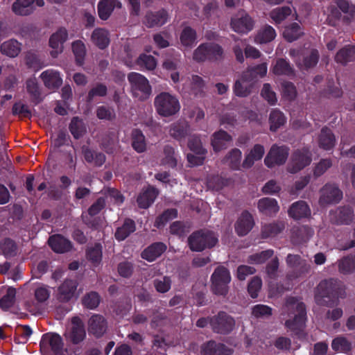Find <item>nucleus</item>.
<instances>
[{
  "instance_id": "nucleus-1",
  "label": "nucleus",
  "mask_w": 355,
  "mask_h": 355,
  "mask_svg": "<svg viewBox=\"0 0 355 355\" xmlns=\"http://www.w3.org/2000/svg\"><path fill=\"white\" fill-rule=\"evenodd\" d=\"M345 291L342 282L336 278L322 280L316 287L315 301L319 306L332 308L343 297Z\"/></svg>"
},
{
  "instance_id": "nucleus-2",
  "label": "nucleus",
  "mask_w": 355,
  "mask_h": 355,
  "mask_svg": "<svg viewBox=\"0 0 355 355\" xmlns=\"http://www.w3.org/2000/svg\"><path fill=\"white\" fill-rule=\"evenodd\" d=\"M286 306L294 316L292 319L287 320L285 325L295 335L300 336L306 326V306L304 302H298L296 297H289L286 299Z\"/></svg>"
},
{
  "instance_id": "nucleus-3",
  "label": "nucleus",
  "mask_w": 355,
  "mask_h": 355,
  "mask_svg": "<svg viewBox=\"0 0 355 355\" xmlns=\"http://www.w3.org/2000/svg\"><path fill=\"white\" fill-rule=\"evenodd\" d=\"M218 239L215 233L209 230H199L193 232L188 238V245L193 252H202L214 248Z\"/></svg>"
},
{
  "instance_id": "nucleus-4",
  "label": "nucleus",
  "mask_w": 355,
  "mask_h": 355,
  "mask_svg": "<svg viewBox=\"0 0 355 355\" xmlns=\"http://www.w3.org/2000/svg\"><path fill=\"white\" fill-rule=\"evenodd\" d=\"M224 58L223 47L215 42H204L195 49L193 54L194 60L198 62L206 61L216 62L221 61Z\"/></svg>"
},
{
  "instance_id": "nucleus-5",
  "label": "nucleus",
  "mask_w": 355,
  "mask_h": 355,
  "mask_svg": "<svg viewBox=\"0 0 355 355\" xmlns=\"http://www.w3.org/2000/svg\"><path fill=\"white\" fill-rule=\"evenodd\" d=\"M154 105L157 114L164 117L175 115L180 109L178 99L175 96L165 92L156 96Z\"/></svg>"
},
{
  "instance_id": "nucleus-6",
  "label": "nucleus",
  "mask_w": 355,
  "mask_h": 355,
  "mask_svg": "<svg viewBox=\"0 0 355 355\" xmlns=\"http://www.w3.org/2000/svg\"><path fill=\"white\" fill-rule=\"evenodd\" d=\"M128 80L133 96L138 98L140 101H145L149 98L152 88L148 80L144 76L137 72H130L128 75Z\"/></svg>"
},
{
  "instance_id": "nucleus-7",
  "label": "nucleus",
  "mask_w": 355,
  "mask_h": 355,
  "mask_svg": "<svg viewBox=\"0 0 355 355\" xmlns=\"http://www.w3.org/2000/svg\"><path fill=\"white\" fill-rule=\"evenodd\" d=\"M231 275L225 266H218L211 276V291L216 295L226 296L229 291Z\"/></svg>"
},
{
  "instance_id": "nucleus-8",
  "label": "nucleus",
  "mask_w": 355,
  "mask_h": 355,
  "mask_svg": "<svg viewBox=\"0 0 355 355\" xmlns=\"http://www.w3.org/2000/svg\"><path fill=\"white\" fill-rule=\"evenodd\" d=\"M234 318L226 313L220 311L216 315L209 318V324L212 331L218 334L227 335L235 327Z\"/></svg>"
},
{
  "instance_id": "nucleus-9",
  "label": "nucleus",
  "mask_w": 355,
  "mask_h": 355,
  "mask_svg": "<svg viewBox=\"0 0 355 355\" xmlns=\"http://www.w3.org/2000/svg\"><path fill=\"white\" fill-rule=\"evenodd\" d=\"M62 337L56 334L49 332L42 335L40 342V350L48 353L51 351L55 355H60L63 349Z\"/></svg>"
},
{
  "instance_id": "nucleus-10",
  "label": "nucleus",
  "mask_w": 355,
  "mask_h": 355,
  "mask_svg": "<svg viewBox=\"0 0 355 355\" xmlns=\"http://www.w3.org/2000/svg\"><path fill=\"white\" fill-rule=\"evenodd\" d=\"M319 203L321 206L335 205L343 199V193L335 184L327 183L320 191Z\"/></svg>"
},
{
  "instance_id": "nucleus-11",
  "label": "nucleus",
  "mask_w": 355,
  "mask_h": 355,
  "mask_svg": "<svg viewBox=\"0 0 355 355\" xmlns=\"http://www.w3.org/2000/svg\"><path fill=\"white\" fill-rule=\"evenodd\" d=\"M289 155V148L287 146H279L274 144L264 159V163L268 168L280 166L285 164Z\"/></svg>"
},
{
  "instance_id": "nucleus-12",
  "label": "nucleus",
  "mask_w": 355,
  "mask_h": 355,
  "mask_svg": "<svg viewBox=\"0 0 355 355\" xmlns=\"http://www.w3.org/2000/svg\"><path fill=\"white\" fill-rule=\"evenodd\" d=\"M330 221L336 225H349L354 218V209L349 206H340L329 211Z\"/></svg>"
},
{
  "instance_id": "nucleus-13",
  "label": "nucleus",
  "mask_w": 355,
  "mask_h": 355,
  "mask_svg": "<svg viewBox=\"0 0 355 355\" xmlns=\"http://www.w3.org/2000/svg\"><path fill=\"white\" fill-rule=\"evenodd\" d=\"M312 161L311 154L309 149L303 148L295 150L291 157V168L293 173H297L300 170L309 165Z\"/></svg>"
},
{
  "instance_id": "nucleus-14",
  "label": "nucleus",
  "mask_w": 355,
  "mask_h": 355,
  "mask_svg": "<svg viewBox=\"0 0 355 355\" xmlns=\"http://www.w3.org/2000/svg\"><path fill=\"white\" fill-rule=\"evenodd\" d=\"M44 0H16L12 6V12L20 16H28L35 10V6L42 7Z\"/></svg>"
},
{
  "instance_id": "nucleus-15",
  "label": "nucleus",
  "mask_w": 355,
  "mask_h": 355,
  "mask_svg": "<svg viewBox=\"0 0 355 355\" xmlns=\"http://www.w3.org/2000/svg\"><path fill=\"white\" fill-rule=\"evenodd\" d=\"M68 38V32L65 28H60L51 35L49 39V46L53 49L51 55L55 58L63 51L64 43Z\"/></svg>"
},
{
  "instance_id": "nucleus-16",
  "label": "nucleus",
  "mask_w": 355,
  "mask_h": 355,
  "mask_svg": "<svg viewBox=\"0 0 355 355\" xmlns=\"http://www.w3.org/2000/svg\"><path fill=\"white\" fill-rule=\"evenodd\" d=\"M77 286V282L75 280L65 279L58 288L55 295L56 300L60 302H68L73 298Z\"/></svg>"
},
{
  "instance_id": "nucleus-17",
  "label": "nucleus",
  "mask_w": 355,
  "mask_h": 355,
  "mask_svg": "<svg viewBox=\"0 0 355 355\" xmlns=\"http://www.w3.org/2000/svg\"><path fill=\"white\" fill-rule=\"evenodd\" d=\"M168 19V12L165 9L162 8L157 11L147 12L144 17V24L148 28L162 26L167 22Z\"/></svg>"
},
{
  "instance_id": "nucleus-18",
  "label": "nucleus",
  "mask_w": 355,
  "mask_h": 355,
  "mask_svg": "<svg viewBox=\"0 0 355 355\" xmlns=\"http://www.w3.org/2000/svg\"><path fill=\"white\" fill-rule=\"evenodd\" d=\"M201 355H231L232 349L225 344L211 340L201 346Z\"/></svg>"
},
{
  "instance_id": "nucleus-19",
  "label": "nucleus",
  "mask_w": 355,
  "mask_h": 355,
  "mask_svg": "<svg viewBox=\"0 0 355 355\" xmlns=\"http://www.w3.org/2000/svg\"><path fill=\"white\" fill-rule=\"evenodd\" d=\"M107 321L99 314L92 315L88 321V332L96 338L101 337L107 330Z\"/></svg>"
},
{
  "instance_id": "nucleus-20",
  "label": "nucleus",
  "mask_w": 355,
  "mask_h": 355,
  "mask_svg": "<svg viewBox=\"0 0 355 355\" xmlns=\"http://www.w3.org/2000/svg\"><path fill=\"white\" fill-rule=\"evenodd\" d=\"M254 221L252 214L243 211L235 223V231L239 236L247 235L252 229Z\"/></svg>"
},
{
  "instance_id": "nucleus-21",
  "label": "nucleus",
  "mask_w": 355,
  "mask_h": 355,
  "mask_svg": "<svg viewBox=\"0 0 355 355\" xmlns=\"http://www.w3.org/2000/svg\"><path fill=\"white\" fill-rule=\"evenodd\" d=\"M48 244L53 252L60 254L68 252L73 248L72 243L61 234L51 236Z\"/></svg>"
},
{
  "instance_id": "nucleus-22",
  "label": "nucleus",
  "mask_w": 355,
  "mask_h": 355,
  "mask_svg": "<svg viewBox=\"0 0 355 355\" xmlns=\"http://www.w3.org/2000/svg\"><path fill=\"white\" fill-rule=\"evenodd\" d=\"M231 27L236 33H248L254 27V21L247 13L241 14L240 17L231 20Z\"/></svg>"
},
{
  "instance_id": "nucleus-23",
  "label": "nucleus",
  "mask_w": 355,
  "mask_h": 355,
  "mask_svg": "<svg viewBox=\"0 0 355 355\" xmlns=\"http://www.w3.org/2000/svg\"><path fill=\"white\" fill-rule=\"evenodd\" d=\"M81 151L85 162L88 164L101 167L105 162L106 157L103 153L96 151L88 146L83 145L81 147Z\"/></svg>"
},
{
  "instance_id": "nucleus-24",
  "label": "nucleus",
  "mask_w": 355,
  "mask_h": 355,
  "mask_svg": "<svg viewBox=\"0 0 355 355\" xmlns=\"http://www.w3.org/2000/svg\"><path fill=\"white\" fill-rule=\"evenodd\" d=\"M232 141V136L223 130L215 132L211 136V146L215 152H219L228 147Z\"/></svg>"
},
{
  "instance_id": "nucleus-25",
  "label": "nucleus",
  "mask_w": 355,
  "mask_h": 355,
  "mask_svg": "<svg viewBox=\"0 0 355 355\" xmlns=\"http://www.w3.org/2000/svg\"><path fill=\"white\" fill-rule=\"evenodd\" d=\"M288 213L291 218L300 220L309 217L311 212L309 206L305 201L299 200L291 205Z\"/></svg>"
},
{
  "instance_id": "nucleus-26",
  "label": "nucleus",
  "mask_w": 355,
  "mask_h": 355,
  "mask_svg": "<svg viewBox=\"0 0 355 355\" xmlns=\"http://www.w3.org/2000/svg\"><path fill=\"white\" fill-rule=\"evenodd\" d=\"M319 52L317 49H312L310 51L302 53V61L297 60L296 64L300 69L308 70L314 67L319 60Z\"/></svg>"
},
{
  "instance_id": "nucleus-27",
  "label": "nucleus",
  "mask_w": 355,
  "mask_h": 355,
  "mask_svg": "<svg viewBox=\"0 0 355 355\" xmlns=\"http://www.w3.org/2000/svg\"><path fill=\"white\" fill-rule=\"evenodd\" d=\"M190 132V125L186 121H178L169 127V135L173 139L181 141L184 139Z\"/></svg>"
},
{
  "instance_id": "nucleus-28",
  "label": "nucleus",
  "mask_w": 355,
  "mask_h": 355,
  "mask_svg": "<svg viewBox=\"0 0 355 355\" xmlns=\"http://www.w3.org/2000/svg\"><path fill=\"white\" fill-rule=\"evenodd\" d=\"M167 249L166 244L162 242H155L147 247L141 252V258L148 261H153L160 257Z\"/></svg>"
},
{
  "instance_id": "nucleus-29",
  "label": "nucleus",
  "mask_w": 355,
  "mask_h": 355,
  "mask_svg": "<svg viewBox=\"0 0 355 355\" xmlns=\"http://www.w3.org/2000/svg\"><path fill=\"white\" fill-rule=\"evenodd\" d=\"M313 230L308 225H302L293 229L291 239L295 244L307 242L313 235Z\"/></svg>"
},
{
  "instance_id": "nucleus-30",
  "label": "nucleus",
  "mask_w": 355,
  "mask_h": 355,
  "mask_svg": "<svg viewBox=\"0 0 355 355\" xmlns=\"http://www.w3.org/2000/svg\"><path fill=\"white\" fill-rule=\"evenodd\" d=\"M116 6L121 7V3L116 0H100L97 5L99 18L104 21L108 19Z\"/></svg>"
},
{
  "instance_id": "nucleus-31",
  "label": "nucleus",
  "mask_w": 355,
  "mask_h": 355,
  "mask_svg": "<svg viewBox=\"0 0 355 355\" xmlns=\"http://www.w3.org/2000/svg\"><path fill=\"white\" fill-rule=\"evenodd\" d=\"M40 78L44 85L49 89H58L62 83L59 72L53 69H47L43 71Z\"/></svg>"
},
{
  "instance_id": "nucleus-32",
  "label": "nucleus",
  "mask_w": 355,
  "mask_h": 355,
  "mask_svg": "<svg viewBox=\"0 0 355 355\" xmlns=\"http://www.w3.org/2000/svg\"><path fill=\"white\" fill-rule=\"evenodd\" d=\"M21 51V44L15 39L3 42L0 46L1 54L9 58H16Z\"/></svg>"
},
{
  "instance_id": "nucleus-33",
  "label": "nucleus",
  "mask_w": 355,
  "mask_h": 355,
  "mask_svg": "<svg viewBox=\"0 0 355 355\" xmlns=\"http://www.w3.org/2000/svg\"><path fill=\"white\" fill-rule=\"evenodd\" d=\"M135 230V222L132 219L127 218L124 220L123 225L116 230L114 237L118 241H122Z\"/></svg>"
},
{
  "instance_id": "nucleus-34",
  "label": "nucleus",
  "mask_w": 355,
  "mask_h": 355,
  "mask_svg": "<svg viewBox=\"0 0 355 355\" xmlns=\"http://www.w3.org/2000/svg\"><path fill=\"white\" fill-rule=\"evenodd\" d=\"M69 130L75 139H79L87 133V125L81 118L73 116L69 125Z\"/></svg>"
},
{
  "instance_id": "nucleus-35",
  "label": "nucleus",
  "mask_w": 355,
  "mask_h": 355,
  "mask_svg": "<svg viewBox=\"0 0 355 355\" xmlns=\"http://www.w3.org/2000/svg\"><path fill=\"white\" fill-rule=\"evenodd\" d=\"M91 40L100 49H105L110 44L109 33L105 28H96L92 32Z\"/></svg>"
},
{
  "instance_id": "nucleus-36",
  "label": "nucleus",
  "mask_w": 355,
  "mask_h": 355,
  "mask_svg": "<svg viewBox=\"0 0 355 355\" xmlns=\"http://www.w3.org/2000/svg\"><path fill=\"white\" fill-rule=\"evenodd\" d=\"M257 207L260 212L267 216L275 214L279 209L277 200L270 198H261Z\"/></svg>"
},
{
  "instance_id": "nucleus-37",
  "label": "nucleus",
  "mask_w": 355,
  "mask_h": 355,
  "mask_svg": "<svg viewBox=\"0 0 355 355\" xmlns=\"http://www.w3.org/2000/svg\"><path fill=\"white\" fill-rule=\"evenodd\" d=\"M318 142L319 146L324 150H330L334 147L336 138L331 129L327 127L321 129Z\"/></svg>"
},
{
  "instance_id": "nucleus-38",
  "label": "nucleus",
  "mask_w": 355,
  "mask_h": 355,
  "mask_svg": "<svg viewBox=\"0 0 355 355\" xmlns=\"http://www.w3.org/2000/svg\"><path fill=\"white\" fill-rule=\"evenodd\" d=\"M157 196V191L155 188H148L137 197V202L139 207L141 209L148 208L154 202Z\"/></svg>"
},
{
  "instance_id": "nucleus-39",
  "label": "nucleus",
  "mask_w": 355,
  "mask_h": 355,
  "mask_svg": "<svg viewBox=\"0 0 355 355\" xmlns=\"http://www.w3.org/2000/svg\"><path fill=\"white\" fill-rule=\"evenodd\" d=\"M102 250L103 246L100 243H95L94 245L87 248L86 258L94 266H98L101 263Z\"/></svg>"
},
{
  "instance_id": "nucleus-40",
  "label": "nucleus",
  "mask_w": 355,
  "mask_h": 355,
  "mask_svg": "<svg viewBox=\"0 0 355 355\" xmlns=\"http://www.w3.org/2000/svg\"><path fill=\"white\" fill-rule=\"evenodd\" d=\"M276 37L275 30L270 25H265L257 32L254 41L257 44H266L272 42Z\"/></svg>"
},
{
  "instance_id": "nucleus-41",
  "label": "nucleus",
  "mask_w": 355,
  "mask_h": 355,
  "mask_svg": "<svg viewBox=\"0 0 355 355\" xmlns=\"http://www.w3.org/2000/svg\"><path fill=\"white\" fill-rule=\"evenodd\" d=\"M132 148L138 153H141L146 150L145 136L142 131L138 128L133 129L131 133Z\"/></svg>"
},
{
  "instance_id": "nucleus-42",
  "label": "nucleus",
  "mask_w": 355,
  "mask_h": 355,
  "mask_svg": "<svg viewBox=\"0 0 355 355\" xmlns=\"http://www.w3.org/2000/svg\"><path fill=\"white\" fill-rule=\"evenodd\" d=\"M355 60V46L347 45L339 50L335 57V60L342 64H346Z\"/></svg>"
},
{
  "instance_id": "nucleus-43",
  "label": "nucleus",
  "mask_w": 355,
  "mask_h": 355,
  "mask_svg": "<svg viewBox=\"0 0 355 355\" xmlns=\"http://www.w3.org/2000/svg\"><path fill=\"white\" fill-rule=\"evenodd\" d=\"M272 72L277 76H291L295 74L294 69L291 67L290 62L284 58H279L276 60L272 67Z\"/></svg>"
},
{
  "instance_id": "nucleus-44",
  "label": "nucleus",
  "mask_w": 355,
  "mask_h": 355,
  "mask_svg": "<svg viewBox=\"0 0 355 355\" xmlns=\"http://www.w3.org/2000/svg\"><path fill=\"white\" fill-rule=\"evenodd\" d=\"M338 271L343 275H348L355 271V254H349L338 260Z\"/></svg>"
},
{
  "instance_id": "nucleus-45",
  "label": "nucleus",
  "mask_w": 355,
  "mask_h": 355,
  "mask_svg": "<svg viewBox=\"0 0 355 355\" xmlns=\"http://www.w3.org/2000/svg\"><path fill=\"white\" fill-rule=\"evenodd\" d=\"M286 121V118L280 110H272L269 116L270 130L272 132H276L279 128L283 126Z\"/></svg>"
},
{
  "instance_id": "nucleus-46",
  "label": "nucleus",
  "mask_w": 355,
  "mask_h": 355,
  "mask_svg": "<svg viewBox=\"0 0 355 355\" xmlns=\"http://www.w3.org/2000/svg\"><path fill=\"white\" fill-rule=\"evenodd\" d=\"M284 224L282 222L271 223L262 227L261 235L263 238L274 237L284 230Z\"/></svg>"
},
{
  "instance_id": "nucleus-47",
  "label": "nucleus",
  "mask_w": 355,
  "mask_h": 355,
  "mask_svg": "<svg viewBox=\"0 0 355 355\" xmlns=\"http://www.w3.org/2000/svg\"><path fill=\"white\" fill-rule=\"evenodd\" d=\"M303 35L300 26L293 22L286 26L284 31L283 35L286 41L292 42L299 39Z\"/></svg>"
},
{
  "instance_id": "nucleus-48",
  "label": "nucleus",
  "mask_w": 355,
  "mask_h": 355,
  "mask_svg": "<svg viewBox=\"0 0 355 355\" xmlns=\"http://www.w3.org/2000/svg\"><path fill=\"white\" fill-rule=\"evenodd\" d=\"M180 39L183 46L191 47L196 43V31L190 26H186L183 28Z\"/></svg>"
},
{
  "instance_id": "nucleus-49",
  "label": "nucleus",
  "mask_w": 355,
  "mask_h": 355,
  "mask_svg": "<svg viewBox=\"0 0 355 355\" xmlns=\"http://www.w3.org/2000/svg\"><path fill=\"white\" fill-rule=\"evenodd\" d=\"M252 87V83H247L240 78L235 81L233 86V92L236 96L244 98L251 94Z\"/></svg>"
},
{
  "instance_id": "nucleus-50",
  "label": "nucleus",
  "mask_w": 355,
  "mask_h": 355,
  "mask_svg": "<svg viewBox=\"0 0 355 355\" xmlns=\"http://www.w3.org/2000/svg\"><path fill=\"white\" fill-rule=\"evenodd\" d=\"M76 318H73L72 322L73 326L70 333V339L73 344H78L84 340L86 336L84 326L81 322H75Z\"/></svg>"
},
{
  "instance_id": "nucleus-51",
  "label": "nucleus",
  "mask_w": 355,
  "mask_h": 355,
  "mask_svg": "<svg viewBox=\"0 0 355 355\" xmlns=\"http://www.w3.org/2000/svg\"><path fill=\"white\" fill-rule=\"evenodd\" d=\"M331 347L335 352L347 354L352 350V343L345 336H338L333 339Z\"/></svg>"
},
{
  "instance_id": "nucleus-52",
  "label": "nucleus",
  "mask_w": 355,
  "mask_h": 355,
  "mask_svg": "<svg viewBox=\"0 0 355 355\" xmlns=\"http://www.w3.org/2000/svg\"><path fill=\"white\" fill-rule=\"evenodd\" d=\"M230 180L218 175H210L207 178V187L214 191H220L228 185Z\"/></svg>"
},
{
  "instance_id": "nucleus-53",
  "label": "nucleus",
  "mask_w": 355,
  "mask_h": 355,
  "mask_svg": "<svg viewBox=\"0 0 355 355\" xmlns=\"http://www.w3.org/2000/svg\"><path fill=\"white\" fill-rule=\"evenodd\" d=\"M107 94V87L101 83H97L89 89L87 95V102L92 103L96 97H104Z\"/></svg>"
},
{
  "instance_id": "nucleus-54",
  "label": "nucleus",
  "mask_w": 355,
  "mask_h": 355,
  "mask_svg": "<svg viewBox=\"0 0 355 355\" xmlns=\"http://www.w3.org/2000/svg\"><path fill=\"white\" fill-rule=\"evenodd\" d=\"M72 51L76 58V64L81 66L84 63L86 55L85 44L81 40H76L72 43Z\"/></svg>"
},
{
  "instance_id": "nucleus-55",
  "label": "nucleus",
  "mask_w": 355,
  "mask_h": 355,
  "mask_svg": "<svg viewBox=\"0 0 355 355\" xmlns=\"http://www.w3.org/2000/svg\"><path fill=\"white\" fill-rule=\"evenodd\" d=\"M16 290L10 287L7 289L6 293L0 298V308L3 311H8L11 308L15 302Z\"/></svg>"
},
{
  "instance_id": "nucleus-56",
  "label": "nucleus",
  "mask_w": 355,
  "mask_h": 355,
  "mask_svg": "<svg viewBox=\"0 0 355 355\" xmlns=\"http://www.w3.org/2000/svg\"><path fill=\"white\" fill-rule=\"evenodd\" d=\"M178 216V210L174 208L167 209L156 218L155 225L157 227L164 226L167 222L175 218Z\"/></svg>"
},
{
  "instance_id": "nucleus-57",
  "label": "nucleus",
  "mask_w": 355,
  "mask_h": 355,
  "mask_svg": "<svg viewBox=\"0 0 355 355\" xmlns=\"http://www.w3.org/2000/svg\"><path fill=\"white\" fill-rule=\"evenodd\" d=\"M291 14V9L288 6H283L273 9L270 16L276 24H280Z\"/></svg>"
},
{
  "instance_id": "nucleus-58",
  "label": "nucleus",
  "mask_w": 355,
  "mask_h": 355,
  "mask_svg": "<svg viewBox=\"0 0 355 355\" xmlns=\"http://www.w3.org/2000/svg\"><path fill=\"white\" fill-rule=\"evenodd\" d=\"M164 154L163 162L164 164L171 168H175L178 164V159L175 148L170 145H166L164 148Z\"/></svg>"
},
{
  "instance_id": "nucleus-59",
  "label": "nucleus",
  "mask_w": 355,
  "mask_h": 355,
  "mask_svg": "<svg viewBox=\"0 0 355 355\" xmlns=\"http://www.w3.org/2000/svg\"><path fill=\"white\" fill-rule=\"evenodd\" d=\"M241 151L238 148H234L225 156V162H229V165L233 170L239 168L241 159Z\"/></svg>"
},
{
  "instance_id": "nucleus-60",
  "label": "nucleus",
  "mask_w": 355,
  "mask_h": 355,
  "mask_svg": "<svg viewBox=\"0 0 355 355\" xmlns=\"http://www.w3.org/2000/svg\"><path fill=\"white\" fill-rule=\"evenodd\" d=\"M26 86L32 101L35 103H40L41 101L40 91L37 81L35 79H28L26 82Z\"/></svg>"
},
{
  "instance_id": "nucleus-61",
  "label": "nucleus",
  "mask_w": 355,
  "mask_h": 355,
  "mask_svg": "<svg viewBox=\"0 0 355 355\" xmlns=\"http://www.w3.org/2000/svg\"><path fill=\"white\" fill-rule=\"evenodd\" d=\"M0 248L3 254L6 257H11L15 256L17 254V244L12 239L10 238H6L0 244Z\"/></svg>"
},
{
  "instance_id": "nucleus-62",
  "label": "nucleus",
  "mask_w": 355,
  "mask_h": 355,
  "mask_svg": "<svg viewBox=\"0 0 355 355\" xmlns=\"http://www.w3.org/2000/svg\"><path fill=\"white\" fill-rule=\"evenodd\" d=\"M100 300L101 297L98 293L91 291L83 297V304L87 309H94L99 305Z\"/></svg>"
},
{
  "instance_id": "nucleus-63",
  "label": "nucleus",
  "mask_w": 355,
  "mask_h": 355,
  "mask_svg": "<svg viewBox=\"0 0 355 355\" xmlns=\"http://www.w3.org/2000/svg\"><path fill=\"white\" fill-rule=\"evenodd\" d=\"M15 334L18 335V337L15 338L17 343H26L32 335L33 331L30 326L20 324L17 327Z\"/></svg>"
},
{
  "instance_id": "nucleus-64",
  "label": "nucleus",
  "mask_w": 355,
  "mask_h": 355,
  "mask_svg": "<svg viewBox=\"0 0 355 355\" xmlns=\"http://www.w3.org/2000/svg\"><path fill=\"white\" fill-rule=\"evenodd\" d=\"M26 64L30 69L35 70L41 69L44 67L43 62L40 58V56L33 52H28L25 58Z\"/></svg>"
}]
</instances>
